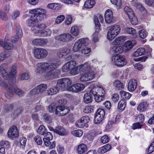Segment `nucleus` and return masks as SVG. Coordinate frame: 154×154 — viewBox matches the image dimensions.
<instances>
[{"mask_svg": "<svg viewBox=\"0 0 154 154\" xmlns=\"http://www.w3.org/2000/svg\"><path fill=\"white\" fill-rule=\"evenodd\" d=\"M61 63L59 59H56L51 62L38 63L36 64L35 72H43L46 70L48 72L45 74V76L48 79L57 78L60 74L58 70H55Z\"/></svg>", "mask_w": 154, "mask_h": 154, "instance_id": "f257e3e1", "label": "nucleus"}, {"mask_svg": "<svg viewBox=\"0 0 154 154\" xmlns=\"http://www.w3.org/2000/svg\"><path fill=\"white\" fill-rule=\"evenodd\" d=\"M79 67L81 72L80 79L81 82L89 81L94 77L95 75L92 67L88 63L81 64Z\"/></svg>", "mask_w": 154, "mask_h": 154, "instance_id": "f03ea898", "label": "nucleus"}, {"mask_svg": "<svg viewBox=\"0 0 154 154\" xmlns=\"http://www.w3.org/2000/svg\"><path fill=\"white\" fill-rule=\"evenodd\" d=\"M89 42L88 38H82L78 39L75 42L72 48V50L74 52H77L82 47L79 51L80 53L82 54H86L90 53L91 49L86 46H87Z\"/></svg>", "mask_w": 154, "mask_h": 154, "instance_id": "7ed1b4c3", "label": "nucleus"}, {"mask_svg": "<svg viewBox=\"0 0 154 154\" xmlns=\"http://www.w3.org/2000/svg\"><path fill=\"white\" fill-rule=\"evenodd\" d=\"M40 21L35 17V15L32 14L30 18L27 20L26 24L28 26L31 27V30L33 32L38 33L44 29L45 27V25L43 23L38 24V23Z\"/></svg>", "mask_w": 154, "mask_h": 154, "instance_id": "20e7f679", "label": "nucleus"}, {"mask_svg": "<svg viewBox=\"0 0 154 154\" xmlns=\"http://www.w3.org/2000/svg\"><path fill=\"white\" fill-rule=\"evenodd\" d=\"M120 29L118 25H115L111 26L107 33V39L110 41L113 39L118 35Z\"/></svg>", "mask_w": 154, "mask_h": 154, "instance_id": "39448f33", "label": "nucleus"}, {"mask_svg": "<svg viewBox=\"0 0 154 154\" xmlns=\"http://www.w3.org/2000/svg\"><path fill=\"white\" fill-rule=\"evenodd\" d=\"M111 63L113 64L120 67L124 66L126 63L125 56L118 54L114 55L112 57Z\"/></svg>", "mask_w": 154, "mask_h": 154, "instance_id": "423d86ee", "label": "nucleus"}, {"mask_svg": "<svg viewBox=\"0 0 154 154\" xmlns=\"http://www.w3.org/2000/svg\"><path fill=\"white\" fill-rule=\"evenodd\" d=\"M71 83L72 81L68 78H63L57 81L56 87L59 91H63L64 88L67 87Z\"/></svg>", "mask_w": 154, "mask_h": 154, "instance_id": "0eeeda50", "label": "nucleus"}, {"mask_svg": "<svg viewBox=\"0 0 154 154\" xmlns=\"http://www.w3.org/2000/svg\"><path fill=\"white\" fill-rule=\"evenodd\" d=\"M30 12L32 14L35 15V17L40 21L43 19L46 16V11L44 9L37 8L32 10Z\"/></svg>", "mask_w": 154, "mask_h": 154, "instance_id": "6e6552de", "label": "nucleus"}, {"mask_svg": "<svg viewBox=\"0 0 154 154\" xmlns=\"http://www.w3.org/2000/svg\"><path fill=\"white\" fill-rule=\"evenodd\" d=\"M17 72V68L15 66H12L9 74L7 73V75L8 76V80L10 85H14L16 82L15 75Z\"/></svg>", "mask_w": 154, "mask_h": 154, "instance_id": "1a4fd4ad", "label": "nucleus"}, {"mask_svg": "<svg viewBox=\"0 0 154 154\" xmlns=\"http://www.w3.org/2000/svg\"><path fill=\"white\" fill-rule=\"evenodd\" d=\"M48 51L44 48H37L34 51V56L37 59H43L48 55Z\"/></svg>", "mask_w": 154, "mask_h": 154, "instance_id": "9d476101", "label": "nucleus"}, {"mask_svg": "<svg viewBox=\"0 0 154 154\" xmlns=\"http://www.w3.org/2000/svg\"><path fill=\"white\" fill-rule=\"evenodd\" d=\"M72 36L69 33H63L56 36L55 39L60 43L65 44L70 41H71Z\"/></svg>", "mask_w": 154, "mask_h": 154, "instance_id": "9b49d317", "label": "nucleus"}, {"mask_svg": "<svg viewBox=\"0 0 154 154\" xmlns=\"http://www.w3.org/2000/svg\"><path fill=\"white\" fill-rule=\"evenodd\" d=\"M8 135L9 138L12 140H15L18 137L19 133L17 127L13 126L10 127L8 131Z\"/></svg>", "mask_w": 154, "mask_h": 154, "instance_id": "f8f14e48", "label": "nucleus"}, {"mask_svg": "<svg viewBox=\"0 0 154 154\" xmlns=\"http://www.w3.org/2000/svg\"><path fill=\"white\" fill-rule=\"evenodd\" d=\"M85 88L84 85L81 83H76L69 87L68 91L76 93L82 91Z\"/></svg>", "mask_w": 154, "mask_h": 154, "instance_id": "ddd939ff", "label": "nucleus"}, {"mask_svg": "<svg viewBox=\"0 0 154 154\" xmlns=\"http://www.w3.org/2000/svg\"><path fill=\"white\" fill-rule=\"evenodd\" d=\"M90 121V119L88 116H86L82 117L80 119L77 121L75 124L76 126L80 128H82L85 126L86 127H88L87 124Z\"/></svg>", "mask_w": 154, "mask_h": 154, "instance_id": "4468645a", "label": "nucleus"}, {"mask_svg": "<svg viewBox=\"0 0 154 154\" xmlns=\"http://www.w3.org/2000/svg\"><path fill=\"white\" fill-rule=\"evenodd\" d=\"M47 88V86L46 84H42L37 86L30 91L32 94H39L43 93Z\"/></svg>", "mask_w": 154, "mask_h": 154, "instance_id": "2eb2a0df", "label": "nucleus"}, {"mask_svg": "<svg viewBox=\"0 0 154 154\" xmlns=\"http://www.w3.org/2000/svg\"><path fill=\"white\" fill-rule=\"evenodd\" d=\"M70 111L69 108H65L63 106H58L56 107L55 112L58 116H63L67 114Z\"/></svg>", "mask_w": 154, "mask_h": 154, "instance_id": "dca6fc26", "label": "nucleus"}, {"mask_svg": "<svg viewBox=\"0 0 154 154\" xmlns=\"http://www.w3.org/2000/svg\"><path fill=\"white\" fill-rule=\"evenodd\" d=\"M76 62L74 60H71L65 64L62 67V71L64 72L69 71L76 65Z\"/></svg>", "mask_w": 154, "mask_h": 154, "instance_id": "f3484780", "label": "nucleus"}, {"mask_svg": "<svg viewBox=\"0 0 154 154\" xmlns=\"http://www.w3.org/2000/svg\"><path fill=\"white\" fill-rule=\"evenodd\" d=\"M113 19V14L112 11L110 9L106 10L105 13V19L108 23L112 22Z\"/></svg>", "mask_w": 154, "mask_h": 154, "instance_id": "a211bd4d", "label": "nucleus"}, {"mask_svg": "<svg viewBox=\"0 0 154 154\" xmlns=\"http://www.w3.org/2000/svg\"><path fill=\"white\" fill-rule=\"evenodd\" d=\"M7 67L8 65L6 63H3L0 66V72L3 78L5 80H7L8 77L7 75V72L6 71Z\"/></svg>", "mask_w": 154, "mask_h": 154, "instance_id": "6ab92c4d", "label": "nucleus"}, {"mask_svg": "<svg viewBox=\"0 0 154 154\" xmlns=\"http://www.w3.org/2000/svg\"><path fill=\"white\" fill-rule=\"evenodd\" d=\"M12 89L13 91V93H14V92L15 93L20 97H23L24 96L25 93L23 91L20 90V89L17 88L14 89L13 86ZM9 93V92H7L5 94V97L8 98H10V97H11L12 95L13 94H11V95H10H10H9L8 94Z\"/></svg>", "mask_w": 154, "mask_h": 154, "instance_id": "aec40b11", "label": "nucleus"}, {"mask_svg": "<svg viewBox=\"0 0 154 154\" xmlns=\"http://www.w3.org/2000/svg\"><path fill=\"white\" fill-rule=\"evenodd\" d=\"M137 86V81L134 79H131L128 84V90L129 91H134L136 89Z\"/></svg>", "mask_w": 154, "mask_h": 154, "instance_id": "412c9836", "label": "nucleus"}, {"mask_svg": "<svg viewBox=\"0 0 154 154\" xmlns=\"http://www.w3.org/2000/svg\"><path fill=\"white\" fill-rule=\"evenodd\" d=\"M97 91V92H96L95 91V89L93 88L90 90V92L94 96H95L96 94H98L99 95H101L104 96L105 92L103 88L100 87H98Z\"/></svg>", "mask_w": 154, "mask_h": 154, "instance_id": "4be33fe9", "label": "nucleus"}, {"mask_svg": "<svg viewBox=\"0 0 154 154\" xmlns=\"http://www.w3.org/2000/svg\"><path fill=\"white\" fill-rule=\"evenodd\" d=\"M55 133L61 136H64L67 134L66 130L61 126H58L55 128Z\"/></svg>", "mask_w": 154, "mask_h": 154, "instance_id": "5701e85b", "label": "nucleus"}, {"mask_svg": "<svg viewBox=\"0 0 154 154\" xmlns=\"http://www.w3.org/2000/svg\"><path fill=\"white\" fill-rule=\"evenodd\" d=\"M136 41L135 40L128 41L125 44V50L126 51H129L131 49L132 47L136 44Z\"/></svg>", "mask_w": 154, "mask_h": 154, "instance_id": "b1692460", "label": "nucleus"}, {"mask_svg": "<svg viewBox=\"0 0 154 154\" xmlns=\"http://www.w3.org/2000/svg\"><path fill=\"white\" fill-rule=\"evenodd\" d=\"M148 104L145 101L141 102L137 108V110L140 112H143L147 109Z\"/></svg>", "mask_w": 154, "mask_h": 154, "instance_id": "393cba45", "label": "nucleus"}, {"mask_svg": "<svg viewBox=\"0 0 154 154\" xmlns=\"http://www.w3.org/2000/svg\"><path fill=\"white\" fill-rule=\"evenodd\" d=\"M126 39V38L124 36H119L112 42L114 45H118L122 44Z\"/></svg>", "mask_w": 154, "mask_h": 154, "instance_id": "a878e982", "label": "nucleus"}, {"mask_svg": "<svg viewBox=\"0 0 154 154\" xmlns=\"http://www.w3.org/2000/svg\"><path fill=\"white\" fill-rule=\"evenodd\" d=\"M111 148V145L108 144L99 148L98 150V152L100 153H104L109 150Z\"/></svg>", "mask_w": 154, "mask_h": 154, "instance_id": "bb28decb", "label": "nucleus"}, {"mask_svg": "<svg viewBox=\"0 0 154 154\" xmlns=\"http://www.w3.org/2000/svg\"><path fill=\"white\" fill-rule=\"evenodd\" d=\"M86 146L84 143H81L79 145L77 149V152L79 154H82L87 150Z\"/></svg>", "mask_w": 154, "mask_h": 154, "instance_id": "cd10ccee", "label": "nucleus"}, {"mask_svg": "<svg viewBox=\"0 0 154 154\" xmlns=\"http://www.w3.org/2000/svg\"><path fill=\"white\" fill-rule=\"evenodd\" d=\"M146 52V50L143 48H140L134 52L133 56L134 57H137L143 54Z\"/></svg>", "mask_w": 154, "mask_h": 154, "instance_id": "c85d7f7f", "label": "nucleus"}, {"mask_svg": "<svg viewBox=\"0 0 154 154\" xmlns=\"http://www.w3.org/2000/svg\"><path fill=\"white\" fill-rule=\"evenodd\" d=\"M92 95H93L90 91L89 93L85 94L83 97L84 101L87 103H90L92 100Z\"/></svg>", "mask_w": 154, "mask_h": 154, "instance_id": "c756f323", "label": "nucleus"}, {"mask_svg": "<svg viewBox=\"0 0 154 154\" xmlns=\"http://www.w3.org/2000/svg\"><path fill=\"white\" fill-rule=\"evenodd\" d=\"M112 51L114 53L118 54H120L122 52L123 49L122 46L121 45H115L112 48Z\"/></svg>", "mask_w": 154, "mask_h": 154, "instance_id": "7c9ffc66", "label": "nucleus"}, {"mask_svg": "<svg viewBox=\"0 0 154 154\" xmlns=\"http://www.w3.org/2000/svg\"><path fill=\"white\" fill-rule=\"evenodd\" d=\"M5 41L4 42L3 45H2V47L3 48L6 50H11L13 48V44L7 43L6 41L8 40V38H5Z\"/></svg>", "mask_w": 154, "mask_h": 154, "instance_id": "2f4dec72", "label": "nucleus"}, {"mask_svg": "<svg viewBox=\"0 0 154 154\" xmlns=\"http://www.w3.org/2000/svg\"><path fill=\"white\" fill-rule=\"evenodd\" d=\"M113 86L118 89L121 90L124 88V85L119 80H115L113 82Z\"/></svg>", "mask_w": 154, "mask_h": 154, "instance_id": "473e14b6", "label": "nucleus"}, {"mask_svg": "<svg viewBox=\"0 0 154 154\" xmlns=\"http://www.w3.org/2000/svg\"><path fill=\"white\" fill-rule=\"evenodd\" d=\"M95 3L94 0H88L85 2L84 6L87 8H91L93 7Z\"/></svg>", "mask_w": 154, "mask_h": 154, "instance_id": "72a5a7b5", "label": "nucleus"}, {"mask_svg": "<svg viewBox=\"0 0 154 154\" xmlns=\"http://www.w3.org/2000/svg\"><path fill=\"white\" fill-rule=\"evenodd\" d=\"M70 49L67 47L65 46L60 48L59 49V52L60 54L62 55H65L68 54L70 52Z\"/></svg>", "mask_w": 154, "mask_h": 154, "instance_id": "f704fd0d", "label": "nucleus"}, {"mask_svg": "<svg viewBox=\"0 0 154 154\" xmlns=\"http://www.w3.org/2000/svg\"><path fill=\"white\" fill-rule=\"evenodd\" d=\"M71 33L74 36H77L79 32V29L77 26H73L70 29Z\"/></svg>", "mask_w": 154, "mask_h": 154, "instance_id": "c9c22d12", "label": "nucleus"}, {"mask_svg": "<svg viewBox=\"0 0 154 154\" xmlns=\"http://www.w3.org/2000/svg\"><path fill=\"white\" fill-rule=\"evenodd\" d=\"M22 109L21 107H19L15 109L11 115V117L15 118L18 116L21 112Z\"/></svg>", "mask_w": 154, "mask_h": 154, "instance_id": "e433bc0d", "label": "nucleus"}, {"mask_svg": "<svg viewBox=\"0 0 154 154\" xmlns=\"http://www.w3.org/2000/svg\"><path fill=\"white\" fill-rule=\"evenodd\" d=\"M47 130L46 128L43 125H41L38 128L37 132L41 135H44L46 134Z\"/></svg>", "mask_w": 154, "mask_h": 154, "instance_id": "4c0bfd02", "label": "nucleus"}, {"mask_svg": "<svg viewBox=\"0 0 154 154\" xmlns=\"http://www.w3.org/2000/svg\"><path fill=\"white\" fill-rule=\"evenodd\" d=\"M120 93L121 96L125 99H129L131 96V94L123 91H121Z\"/></svg>", "mask_w": 154, "mask_h": 154, "instance_id": "58836bf2", "label": "nucleus"}, {"mask_svg": "<svg viewBox=\"0 0 154 154\" xmlns=\"http://www.w3.org/2000/svg\"><path fill=\"white\" fill-rule=\"evenodd\" d=\"M59 90L56 87H53L51 88L50 89L48 90L47 91L48 94L49 95H52L56 94Z\"/></svg>", "mask_w": 154, "mask_h": 154, "instance_id": "ea45409f", "label": "nucleus"}, {"mask_svg": "<svg viewBox=\"0 0 154 154\" xmlns=\"http://www.w3.org/2000/svg\"><path fill=\"white\" fill-rule=\"evenodd\" d=\"M9 85H8L7 83L4 81H3V83L0 86L2 87L7 88L10 91V95L11 94H12L13 92L12 89V85H10L9 84Z\"/></svg>", "mask_w": 154, "mask_h": 154, "instance_id": "a19ab883", "label": "nucleus"}, {"mask_svg": "<svg viewBox=\"0 0 154 154\" xmlns=\"http://www.w3.org/2000/svg\"><path fill=\"white\" fill-rule=\"evenodd\" d=\"M71 133L73 136L79 137L82 136L83 132L81 130L78 129L72 131Z\"/></svg>", "mask_w": 154, "mask_h": 154, "instance_id": "79ce46f5", "label": "nucleus"}, {"mask_svg": "<svg viewBox=\"0 0 154 154\" xmlns=\"http://www.w3.org/2000/svg\"><path fill=\"white\" fill-rule=\"evenodd\" d=\"M125 101L124 100H120L118 104V107L120 110H124L126 106Z\"/></svg>", "mask_w": 154, "mask_h": 154, "instance_id": "37998d69", "label": "nucleus"}, {"mask_svg": "<svg viewBox=\"0 0 154 154\" xmlns=\"http://www.w3.org/2000/svg\"><path fill=\"white\" fill-rule=\"evenodd\" d=\"M80 66V65L77 66L76 67L74 66L73 68L71 69H70L71 74L72 75H75L78 74L79 72H81V70L79 69Z\"/></svg>", "mask_w": 154, "mask_h": 154, "instance_id": "c03bdc74", "label": "nucleus"}, {"mask_svg": "<svg viewBox=\"0 0 154 154\" xmlns=\"http://www.w3.org/2000/svg\"><path fill=\"white\" fill-rule=\"evenodd\" d=\"M132 16L130 15L128 17L129 19L130 20L131 22L133 25H135L138 23V21L137 17L134 15V14H132Z\"/></svg>", "mask_w": 154, "mask_h": 154, "instance_id": "a18cd8bd", "label": "nucleus"}, {"mask_svg": "<svg viewBox=\"0 0 154 154\" xmlns=\"http://www.w3.org/2000/svg\"><path fill=\"white\" fill-rule=\"evenodd\" d=\"M65 19L63 15H60L57 17L55 20V23L58 24L62 23Z\"/></svg>", "mask_w": 154, "mask_h": 154, "instance_id": "49530a36", "label": "nucleus"}, {"mask_svg": "<svg viewBox=\"0 0 154 154\" xmlns=\"http://www.w3.org/2000/svg\"><path fill=\"white\" fill-rule=\"evenodd\" d=\"M124 11L127 14L128 17L131 15L132 16V14H134L132 9L128 6H126L124 8Z\"/></svg>", "mask_w": 154, "mask_h": 154, "instance_id": "de8ad7c7", "label": "nucleus"}, {"mask_svg": "<svg viewBox=\"0 0 154 154\" xmlns=\"http://www.w3.org/2000/svg\"><path fill=\"white\" fill-rule=\"evenodd\" d=\"M98 35V33L97 31H96L92 35V40L95 43L98 42L99 40Z\"/></svg>", "mask_w": 154, "mask_h": 154, "instance_id": "09e8293b", "label": "nucleus"}, {"mask_svg": "<svg viewBox=\"0 0 154 154\" xmlns=\"http://www.w3.org/2000/svg\"><path fill=\"white\" fill-rule=\"evenodd\" d=\"M94 107L93 106H86L83 110V112L86 113H91L93 111Z\"/></svg>", "mask_w": 154, "mask_h": 154, "instance_id": "8fccbe9b", "label": "nucleus"}, {"mask_svg": "<svg viewBox=\"0 0 154 154\" xmlns=\"http://www.w3.org/2000/svg\"><path fill=\"white\" fill-rule=\"evenodd\" d=\"M148 33L145 29H142L140 30L139 32V36L142 38H145L147 36Z\"/></svg>", "mask_w": 154, "mask_h": 154, "instance_id": "3c124183", "label": "nucleus"}, {"mask_svg": "<svg viewBox=\"0 0 154 154\" xmlns=\"http://www.w3.org/2000/svg\"><path fill=\"white\" fill-rule=\"evenodd\" d=\"M43 119L44 121L48 123H50L51 122L52 119L51 117L48 114H45L43 115Z\"/></svg>", "mask_w": 154, "mask_h": 154, "instance_id": "603ef678", "label": "nucleus"}, {"mask_svg": "<svg viewBox=\"0 0 154 154\" xmlns=\"http://www.w3.org/2000/svg\"><path fill=\"white\" fill-rule=\"evenodd\" d=\"M103 118L100 117L99 115H95L94 122L95 124H99L103 120Z\"/></svg>", "mask_w": 154, "mask_h": 154, "instance_id": "864d4df0", "label": "nucleus"}, {"mask_svg": "<svg viewBox=\"0 0 154 154\" xmlns=\"http://www.w3.org/2000/svg\"><path fill=\"white\" fill-rule=\"evenodd\" d=\"M29 78L28 74L26 72H24L21 74L20 76V79L21 80H27Z\"/></svg>", "mask_w": 154, "mask_h": 154, "instance_id": "5fc2aeb1", "label": "nucleus"}, {"mask_svg": "<svg viewBox=\"0 0 154 154\" xmlns=\"http://www.w3.org/2000/svg\"><path fill=\"white\" fill-rule=\"evenodd\" d=\"M44 30V29L38 33H41V35L43 36H49L51 35V32L50 30L46 29V30Z\"/></svg>", "mask_w": 154, "mask_h": 154, "instance_id": "6e6d98bb", "label": "nucleus"}, {"mask_svg": "<svg viewBox=\"0 0 154 154\" xmlns=\"http://www.w3.org/2000/svg\"><path fill=\"white\" fill-rule=\"evenodd\" d=\"M94 97L96 101L97 102H100L104 100V96L102 95H99L98 94H96L95 96H94Z\"/></svg>", "mask_w": 154, "mask_h": 154, "instance_id": "4d7b16f0", "label": "nucleus"}, {"mask_svg": "<svg viewBox=\"0 0 154 154\" xmlns=\"http://www.w3.org/2000/svg\"><path fill=\"white\" fill-rule=\"evenodd\" d=\"M59 5V4L57 3H52L48 4L47 6L49 9H56L57 8Z\"/></svg>", "mask_w": 154, "mask_h": 154, "instance_id": "13d9d810", "label": "nucleus"}, {"mask_svg": "<svg viewBox=\"0 0 154 154\" xmlns=\"http://www.w3.org/2000/svg\"><path fill=\"white\" fill-rule=\"evenodd\" d=\"M105 114V112L104 109H100L97 110L95 114L99 115L101 117H102L104 118Z\"/></svg>", "mask_w": 154, "mask_h": 154, "instance_id": "bf43d9fd", "label": "nucleus"}, {"mask_svg": "<svg viewBox=\"0 0 154 154\" xmlns=\"http://www.w3.org/2000/svg\"><path fill=\"white\" fill-rule=\"evenodd\" d=\"M0 146H3L4 148L5 147L8 148L10 147V145L8 141L3 140L0 142Z\"/></svg>", "mask_w": 154, "mask_h": 154, "instance_id": "052dcab7", "label": "nucleus"}, {"mask_svg": "<svg viewBox=\"0 0 154 154\" xmlns=\"http://www.w3.org/2000/svg\"><path fill=\"white\" fill-rule=\"evenodd\" d=\"M72 21V16L70 15H67L65 21V24L67 25L70 24Z\"/></svg>", "mask_w": 154, "mask_h": 154, "instance_id": "680f3d73", "label": "nucleus"}, {"mask_svg": "<svg viewBox=\"0 0 154 154\" xmlns=\"http://www.w3.org/2000/svg\"><path fill=\"white\" fill-rule=\"evenodd\" d=\"M34 139L37 144L38 145H41L42 143V140L41 137L38 136H35Z\"/></svg>", "mask_w": 154, "mask_h": 154, "instance_id": "e2e57ef3", "label": "nucleus"}, {"mask_svg": "<svg viewBox=\"0 0 154 154\" xmlns=\"http://www.w3.org/2000/svg\"><path fill=\"white\" fill-rule=\"evenodd\" d=\"M109 141V138L108 137L105 135L102 137L101 139V142L103 143H105L108 142Z\"/></svg>", "mask_w": 154, "mask_h": 154, "instance_id": "0e129e2a", "label": "nucleus"}, {"mask_svg": "<svg viewBox=\"0 0 154 154\" xmlns=\"http://www.w3.org/2000/svg\"><path fill=\"white\" fill-rule=\"evenodd\" d=\"M16 35L20 38L22 36V29L20 26H18L17 27Z\"/></svg>", "mask_w": 154, "mask_h": 154, "instance_id": "69168bd1", "label": "nucleus"}, {"mask_svg": "<svg viewBox=\"0 0 154 154\" xmlns=\"http://www.w3.org/2000/svg\"><path fill=\"white\" fill-rule=\"evenodd\" d=\"M20 14V12L18 11H14L12 16V18L14 20L16 19L19 16Z\"/></svg>", "mask_w": 154, "mask_h": 154, "instance_id": "338daca9", "label": "nucleus"}, {"mask_svg": "<svg viewBox=\"0 0 154 154\" xmlns=\"http://www.w3.org/2000/svg\"><path fill=\"white\" fill-rule=\"evenodd\" d=\"M105 108L108 110H109L111 107V102L108 101H107L104 103L103 104Z\"/></svg>", "mask_w": 154, "mask_h": 154, "instance_id": "774afa93", "label": "nucleus"}]
</instances>
